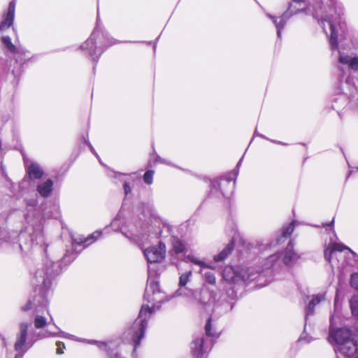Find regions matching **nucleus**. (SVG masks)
<instances>
[{
	"mask_svg": "<svg viewBox=\"0 0 358 358\" xmlns=\"http://www.w3.org/2000/svg\"><path fill=\"white\" fill-rule=\"evenodd\" d=\"M153 311V308L150 307L148 305L143 304L141 306L138 316L131 327L132 331L131 340L134 344V349L140 345L141 339L144 337L148 320Z\"/></svg>",
	"mask_w": 358,
	"mask_h": 358,
	"instance_id": "obj_1",
	"label": "nucleus"
},
{
	"mask_svg": "<svg viewBox=\"0 0 358 358\" xmlns=\"http://www.w3.org/2000/svg\"><path fill=\"white\" fill-rule=\"evenodd\" d=\"M144 255L150 263L161 262L165 258L166 245L160 241L157 245L145 249Z\"/></svg>",
	"mask_w": 358,
	"mask_h": 358,
	"instance_id": "obj_2",
	"label": "nucleus"
},
{
	"mask_svg": "<svg viewBox=\"0 0 358 358\" xmlns=\"http://www.w3.org/2000/svg\"><path fill=\"white\" fill-rule=\"evenodd\" d=\"M330 337L337 345V348L353 340L351 331L345 328H340L331 331Z\"/></svg>",
	"mask_w": 358,
	"mask_h": 358,
	"instance_id": "obj_3",
	"label": "nucleus"
},
{
	"mask_svg": "<svg viewBox=\"0 0 358 358\" xmlns=\"http://www.w3.org/2000/svg\"><path fill=\"white\" fill-rule=\"evenodd\" d=\"M15 14V1L13 0L9 3L8 9L2 15L0 23V31H4L11 27L14 22Z\"/></svg>",
	"mask_w": 358,
	"mask_h": 358,
	"instance_id": "obj_4",
	"label": "nucleus"
},
{
	"mask_svg": "<svg viewBox=\"0 0 358 358\" xmlns=\"http://www.w3.org/2000/svg\"><path fill=\"white\" fill-rule=\"evenodd\" d=\"M214 186H217L224 196H229L234 189L235 179L231 178H221L214 180Z\"/></svg>",
	"mask_w": 358,
	"mask_h": 358,
	"instance_id": "obj_5",
	"label": "nucleus"
},
{
	"mask_svg": "<svg viewBox=\"0 0 358 358\" xmlns=\"http://www.w3.org/2000/svg\"><path fill=\"white\" fill-rule=\"evenodd\" d=\"M348 358H358V345L354 339L336 350Z\"/></svg>",
	"mask_w": 358,
	"mask_h": 358,
	"instance_id": "obj_6",
	"label": "nucleus"
},
{
	"mask_svg": "<svg viewBox=\"0 0 358 358\" xmlns=\"http://www.w3.org/2000/svg\"><path fill=\"white\" fill-rule=\"evenodd\" d=\"M345 250H350V249L343 243H333L331 244H329L328 247L324 250V258L327 261L330 262L332 259V255L334 252H343Z\"/></svg>",
	"mask_w": 358,
	"mask_h": 358,
	"instance_id": "obj_7",
	"label": "nucleus"
},
{
	"mask_svg": "<svg viewBox=\"0 0 358 358\" xmlns=\"http://www.w3.org/2000/svg\"><path fill=\"white\" fill-rule=\"evenodd\" d=\"M28 332V325L27 324H22L20 325V334L17 336L15 343V350L20 351L25 344Z\"/></svg>",
	"mask_w": 358,
	"mask_h": 358,
	"instance_id": "obj_8",
	"label": "nucleus"
},
{
	"mask_svg": "<svg viewBox=\"0 0 358 358\" xmlns=\"http://www.w3.org/2000/svg\"><path fill=\"white\" fill-rule=\"evenodd\" d=\"M235 247V241L231 239L224 248L217 255L214 256L215 262H221L224 260L234 250Z\"/></svg>",
	"mask_w": 358,
	"mask_h": 358,
	"instance_id": "obj_9",
	"label": "nucleus"
},
{
	"mask_svg": "<svg viewBox=\"0 0 358 358\" xmlns=\"http://www.w3.org/2000/svg\"><path fill=\"white\" fill-rule=\"evenodd\" d=\"M53 182L50 179L46 180L44 182L37 186V191L43 197H48L52 191Z\"/></svg>",
	"mask_w": 358,
	"mask_h": 358,
	"instance_id": "obj_10",
	"label": "nucleus"
},
{
	"mask_svg": "<svg viewBox=\"0 0 358 358\" xmlns=\"http://www.w3.org/2000/svg\"><path fill=\"white\" fill-rule=\"evenodd\" d=\"M27 173L31 180L40 179L43 175V171L41 168L35 164L29 166L27 169Z\"/></svg>",
	"mask_w": 358,
	"mask_h": 358,
	"instance_id": "obj_11",
	"label": "nucleus"
},
{
	"mask_svg": "<svg viewBox=\"0 0 358 358\" xmlns=\"http://www.w3.org/2000/svg\"><path fill=\"white\" fill-rule=\"evenodd\" d=\"M204 340L203 338H197L192 342V353L194 356L199 357L203 352Z\"/></svg>",
	"mask_w": 358,
	"mask_h": 358,
	"instance_id": "obj_12",
	"label": "nucleus"
},
{
	"mask_svg": "<svg viewBox=\"0 0 358 358\" xmlns=\"http://www.w3.org/2000/svg\"><path fill=\"white\" fill-rule=\"evenodd\" d=\"M294 230V223L292 222L289 224L285 227H283L281 231V235L278 238V243L284 241V239L289 238Z\"/></svg>",
	"mask_w": 358,
	"mask_h": 358,
	"instance_id": "obj_13",
	"label": "nucleus"
},
{
	"mask_svg": "<svg viewBox=\"0 0 358 358\" xmlns=\"http://www.w3.org/2000/svg\"><path fill=\"white\" fill-rule=\"evenodd\" d=\"M223 278L229 282H234L236 280V275L234 268L231 266L224 267L222 271Z\"/></svg>",
	"mask_w": 358,
	"mask_h": 358,
	"instance_id": "obj_14",
	"label": "nucleus"
},
{
	"mask_svg": "<svg viewBox=\"0 0 358 358\" xmlns=\"http://www.w3.org/2000/svg\"><path fill=\"white\" fill-rule=\"evenodd\" d=\"M13 53L14 54V59L16 63L23 64L29 59V57L27 56L26 51L17 49L16 51Z\"/></svg>",
	"mask_w": 358,
	"mask_h": 358,
	"instance_id": "obj_15",
	"label": "nucleus"
},
{
	"mask_svg": "<svg viewBox=\"0 0 358 358\" xmlns=\"http://www.w3.org/2000/svg\"><path fill=\"white\" fill-rule=\"evenodd\" d=\"M172 248L176 254H180L185 250V245L182 241L178 238H175L172 241Z\"/></svg>",
	"mask_w": 358,
	"mask_h": 358,
	"instance_id": "obj_16",
	"label": "nucleus"
},
{
	"mask_svg": "<svg viewBox=\"0 0 358 358\" xmlns=\"http://www.w3.org/2000/svg\"><path fill=\"white\" fill-rule=\"evenodd\" d=\"M323 299L324 296L322 294L313 295L311 301L308 303L309 312L313 313L315 306L319 304Z\"/></svg>",
	"mask_w": 358,
	"mask_h": 358,
	"instance_id": "obj_17",
	"label": "nucleus"
},
{
	"mask_svg": "<svg viewBox=\"0 0 358 358\" xmlns=\"http://www.w3.org/2000/svg\"><path fill=\"white\" fill-rule=\"evenodd\" d=\"M283 255V262L285 265H289L294 258L296 254L292 249H288L282 253Z\"/></svg>",
	"mask_w": 358,
	"mask_h": 358,
	"instance_id": "obj_18",
	"label": "nucleus"
},
{
	"mask_svg": "<svg viewBox=\"0 0 358 358\" xmlns=\"http://www.w3.org/2000/svg\"><path fill=\"white\" fill-rule=\"evenodd\" d=\"M1 41L4 44L6 48L12 53L15 52L17 49L16 46L12 43L11 38L8 36H3L1 38Z\"/></svg>",
	"mask_w": 358,
	"mask_h": 358,
	"instance_id": "obj_19",
	"label": "nucleus"
},
{
	"mask_svg": "<svg viewBox=\"0 0 358 358\" xmlns=\"http://www.w3.org/2000/svg\"><path fill=\"white\" fill-rule=\"evenodd\" d=\"M350 306L352 314L358 316V296H354L350 301Z\"/></svg>",
	"mask_w": 358,
	"mask_h": 358,
	"instance_id": "obj_20",
	"label": "nucleus"
},
{
	"mask_svg": "<svg viewBox=\"0 0 358 358\" xmlns=\"http://www.w3.org/2000/svg\"><path fill=\"white\" fill-rule=\"evenodd\" d=\"M47 324V321L45 317L41 315H36L34 319V326L36 329L44 328Z\"/></svg>",
	"mask_w": 358,
	"mask_h": 358,
	"instance_id": "obj_21",
	"label": "nucleus"
},
{
	"mask_svg": "<svg viewBox=\"0 0 358 358\" xmlns=\"http://www.w3.org/2000/svg\"><path fill=\"white\" fill-rule=\"evenodd\" d=\"M192 275V271L185 272L182 273L179 278V286L185 287L189 280V278Z\"/></svg>",
	"mask_w": 358,
	"mask_h": 358,
	"instance_id": "obj_22",
	"label": "nucleus"
},
{
	"mask_svg": "<svg viewBox=\"0 0 358 358\" xmlns=\"http://www.w3.org/2000/svg\"><path fill=\"white\" fill-rule=\"evenodd\" d=\"M331 29V34L330 37V45L332 49L338 48V40L336 34L333 31V24L331 22H328Z\"/></svg>",
	"mask_w": 358,
	"mask_h": 358,
	"instance_id": "obj_23",
	"label": "nucleus"
},
{
	"mask_svg": "<svg viewBox=\"0 0 358 358\" xmlns=\"http://www.w3.org/2000/svg\"><path fill=\"white\" fill-rule=\"evenodd\" d=\"M100 346L104 347L109 358H123L118 352L113 353L112 349L106 343H100Z\"/></svg>",
	"mask_w": 358,
	"mask_h": 358,
	"instance_id": "obj_24",
	"label": "nucleus"
},
{
	"mask_svg": "<svg viewBox=\"0 0 358 358\" xmlns=\"http://www.w3.org/2000/svg\"><path fill=\"white\" fill-rule=\"evenodd\" d=\"M154 174H155V171L152 170L146 171L143 176L144 182L148 185H151L153 181Z\"/></svg>",
	"mask_w": 358,
	"mask_h": 358,
	"instance_id": "obj_25",
	"label": "nucleus"
},
{
	"mask_svg": "<svg viewBox=\"0 0 358 358\" xmlns=\"http://www.w3.org/2000/svg\"><path fill=\"white\" fill-rule=\"evenodd\" d=\"M212 318L209 317L207 320V322L205 325V334L208 337H213L215 336V332L212 329Z\"/></svg>",
	"mask_w": 358,
	"mask_h": 358,
	"instance_id": "obj_26",
	"label": "nucleus"
},
{
	"mask_svg": "<svg viewBox=\"0 0 358 358\" xmlns=\"http://www.w3.org/2000/svg\"><path fill=\"white\" fill-rule=\"evenodd\" d=\"M188 259L190 260L191 262L194 263V264L196 265H198V266H200L203 268H210V269H214L215 267L212 266H210L207 264H206L205 262L201 261V260H199L197 259L195 257H189Z\"/></svg>",
	"mask_w": 358,
	"mask_h": 358,
	"instance_id": "obj_27",
	"label": "nucleus"
},
{
	"mask_svg": "<svg viewBox=\"0 0 358 358\" xmlns=\"http://www.w3.org/2000/svg\"><path fill=\"white\" fill-rule=\"evenodd\" d=\"M204 278L205 280L210 284V285H215L216 282V278L213 273L212 272H206L204 274Z\"/></svg>",
	"mask_w": 358,
	"mask_h": 358,
	"instance_id": "obj_28",
	"label": "nucleus"
},
{
	"mask_svg": "<svg viewBox=\"0 0 358 358\" xmlns=\"http://www.w3.org/2000/svg\"><path fill=\"white\" fill-rule=\"evenodd\" d=\"M349 62H350L349 65H348L349 68L352 70L357 71L358 70V57H352Z\"/></svg>",
	"mask_w": 358,
	"mask_h": 358,
	"instance_id": "obj_29",
	"label": "nucleus"
},
{
	"mask_svg": "<svg viewBox=\"0 0 358 358\" xmlns=\"http://www.w3.org/2000/svg\"><path fill=\"white\" fill-rule=\"evenodd\" d=\"M350 285L355 289L358 291V273L351 275Z\"/></svg>",
	"mask_w": 358,
	"mask_h": 358,
	"instance_id": "obj_30",
	"label": "nucleus"
},
{
	"mask_svg": "<svg viewBox=\"0 0 358 358\" xmlns=\"http://www.w3.org/2000/svg\"><path fill=\"white\" fill-rule=\"evenodd\" d=\"M56 346H57L56 353L57 355H62L64 353V350L65 349L64 343L62 341H57Z\"/></svg>",
	"mask_w": 358,
	"mask_h": 358,
	"instance_id": "obj_31",
	"label": "nucleus"
},
{
	"mask_svg": "<svg viewBox=\"0 0 358 358\" xmlns=\"http://www.w3.org/2000/svg\"><path fill=\"white\" fill-rule=\"evenodd\" d=\"M34 302L31 300L28 301L27 303L23 306L21 309L24 312L29 311L33 308Z\"/></svg>",
	"mask_w": 358,
	"mask_h": 358,
	"instance_id": "obj_32",
	"label": "nucleus"
},
{
	"mask_svg": "<svg viewBox=\"0 0 358 358\" xmlns=\"http://www.w3.org/2000/svg\"><path fill=\"white\" fill-rule=\"evenodd\" d=\"M351 57H350L348 55H340L339 57V62L343 64H348L349 65V61L350 60Z\"/></svg>",
	"mask_w": 358,
	"mask_h": 358,
	"instance_id": "obj_33",
	"label": "nucleus"
},
{
	"mask_svg": "<svg viewBox=\"0 0 358 358\" xmlns=\"http://www.w3.org/2000/svg\"><path fill=\"white\" fill-rule=\"evenodd\" d=\"M270 18L273 20V23L276 25V27L280 31V29L282 28L283 24L281 23L282 20L280 22H278V18L273 16H270Z\"/></svg>",
	"mask_w": 358,
	"mask_h": 358,
	"instance_id": "obj_34",
	"label": "nucleus"
},
{
	"mask_svg": "<svg viewBox=\"0 0 358 358\" xmlns=\"http://www.w3.org/2000/svg\"><path fill=\"white\" fill-rule=\"evenodd\" d=\"M93 239V235H90L87 236V238H80V241L78 242V243H92V241H90V240Z\"/></svg>",
	"mask_w": 358,
	"mask_h": 358,
	"instance_id": "obj_35",
	"label": "nucleus"
},
{
	"mask_svg": "<svg viewBox=\"0 0 358 358\" xmlns=\"http://www.w3.org/2000/svg\"><path fill=\"white\" fill-rule=\"evenodd\" d=\"M280 258V255L278 254H275V255H271L268 260H269L271 263H272V265L276 262V261Z\"/></svg>",
	"mask_w": 358,
	"mask_h": 358,
	"instance_id": "obj_36",
	"label": "nucleus"
},
{
	"mask_svg": "<svg viewBox=\"0 0 358 358\" xmlns=\"http://www.w3.org/2000/svg\"><path fill=\"white\" fill-rule=\"evenodd\" d=\"M209 292L208 288L206 286H203L200 289V294H207Z\"/></svg>",
	"mask_w": 358,
	"mask_h": 358,
	"instance_id": "obj_37",
	"label": "nucleus"
},
{
	"mask_svg": "<svg viewBox=\"0 0 358 358\" xmlns=\"http://www.w3.org/2000/svg\"><path fill=\"white\" fill-rule=\"evenodd\" d=\"M124 188L126 194H128L129 192L131 191L130 187H129V185L127 183H124Z\"/></svg>",
	"mask_w": 358,
	"mask_h": 358,
	"instance_id": "obj_38",
	"label": "nucleus"
},
{
	"mask_svg": "<svg viewBox=\"0 0 358 358\" xmlns=\"http://www.w3.org/2000/svg\"><path fill=\"white\" fill-rule=\"evenodd\" d=\"M292 6H293V3H292V4L289 6V8H288V10H287V12H289L290 14H293V11L292 10Z\"/></svg>",
	"mask_w": 358,
	"mask_h": 358,
	"instance_id": "obj_39",
	"label": "nucleus"
},
{
	"mask_svg": "<svg viewBox=\"0 0 358 358\" xmlns=\"http://www.w3.org/2000/svg\"><path fill=\"white\" fill-rule=\"evenodd\" d=\"M293 2L295 3H300L303 2V0H293Z\"/></svg>",
	"mask_w": 358,
	"mask_h": 358,
	"instance_id": "obj_40",
	"label": "nucleus"
},
{
	"mask_svg": "<svg viewBox=\"0 0 358 358\" xmlns=\"http://www.w3.org/2000/svg\"><path fill=\"white\" fill-rule=\"evenodd\" d=\"M151 286H153V287H157V284L155 283V282H152V285H150V287Z\"/></svg>",
	"mask_w": 358,
	"mask_h": 358,
	"instance_id": "obj_41",
	"label": "nucleus"
},
{
	"mask_svg": "<svg viewBox=\"0 0 358 358\" xmlns=\"http://www.w3.org/2000/svg\"><path fill=\"white\" fill-rule=\"evenodd\" d=\"M334 220H332L331 222L329 224H328L327 225L328 226H331L334 224Z\"/></svg>",
	"mask_w": 358,
	"mask_h": 358,
	"instance_id": "obj_42",
	"label": "nucleus"
},
{
	"mask_svg": "<svg viewBox=\"0 0 358 358\" xmlns=\"http://www.w3.org/2000/svg\"><path fill=\"white\" fill-rule=\"evenodd\" d=\"M199 300H200L202 303H205V301H202V299H201V298H200V299H199Z\"/></svg>",
	"mask_w": 358,
	"mask_h": 358,
	"instance_id": "obj_43",
	"label": "nucleus"
},
{
	"mask_svg": "<svg viewBox=\"0 0 358 358\" xmlns=\"http://www.w3.org/2000/svg\"><path fill=\"white\" fill-rule=\"evenodd\" d=\"M291 244H292L291 241H290V242H289L288 246H289V245H291Z\"/></svg>",
	"mask_w": 358,
	"mask_h": 358,
	"instance_id": "obj_44",
	"label": "nucleus"
}]
</instances>
